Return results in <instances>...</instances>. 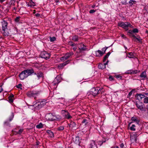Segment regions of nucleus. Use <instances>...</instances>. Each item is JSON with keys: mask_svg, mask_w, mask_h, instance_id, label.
I'll return each instance as SVG.
<instances>
[{"mask_svg": "<svg viewBox=\"0 0 148 148\" xmlns=\"http://www.w3.org/2000/svg\"><path fill=\"white\" fill-rule=\"evenodd\" d=\"M104 92V90L103 88H100L98 87H94L88 92L87 94L88 95L90 94L95 97L99 94H102Z\"/></svg>", "mask_w": 148, "mask_h": 148, "instance_id": "obj_1", "label": "nucleus"}, {"mask_svg": "<svg viewBox=\"0 0 148 148\" xmlns=\"http://www.w3.org/2000/svg\"><path fill=\"white\" fill-rule=\"evenodd\" d=\"M1 21L2 30V33L4 36H8L9 35V32L8 31V23L3 19H2Z\"/></svg>", "mask_w": 148, "mask_h": 148, "instance_id": "obj_2", "label": "nucleus"}, {"mask_svg": "<svg viewBox=\"0 0 148 148\" xmlns=\"http://www.w3.org/2000/svg\"><path fill=\"white\" fill-rule=\"evenodd\" d=\"M118 25L120 27H122L127 31L128 30L129 27L131 28H133V26L131 23L128 22H121L118 23Z\"/></svg>", "mask_w": 148, "mask_h": 148, "instance_id": "obj_3", "label": "nucleus"}, {"mask_svg": "<svg viewBox=\"0 0 148 148\" xmlns=\"http://www.w3.org/2000/svg\"><path fill=\"white\" fill-rule=\"evenodd\" d=\"M40 93L39 91H30L27 92L26 94L29 97H34L35 99H36V96L39 95Z\"/></svg>", "mask_w": 148, "mask_h": 148, "instance_id": "obj_4", "label": "nucleus"}, {"mask_svg": "<svg viewBox=\"0 0 148 148\" xmlns=\"http://www.w3.org/2000/svg\"><path fill=\"white\" fill-rule=\"evenodd\" d=\"M139 134L138 132L132 133L130 135V139L131 141L134 143L136 142L137 137Z\"/></svg>", "mask_w": 148, "mask_h": 148, "instance_id": "obj_5", "label": "nucleus"}, {"mask_svg": "<svg viewBox=\"0 0 148 148\" xmlns=\"http://www.w3.org/2000/svg\"><path fill=\"white\" fill-rule=\"evenodd\" d=\"M50 54L48 53L46 51H43L41 52L40 55V57L42 58L47 59L50 58Z\"/></svg>", "mask_w": 148, "mask_h": 148, "instance_id": "obj_6", "label": "nucleus"}, {"mask_svg": "<svg viewBox=\"0 0 148 148\" xmlns=\"http://www.w3.org/2000/svg\"><path fill=\"white\" fill-rule=\"evenodd\" d=\"M61 78L60 76H58L54 79L53 82L51 83V85L53 86H56L61 82Z\"/></svg>", "mask_w": 148, "mask_h": 148, "instance_id": "obj_7", "label": "nucleus"}, {"mask_svg": "<svg viewBox=\"0 0 148 148\" xmlns=\"http://www.w3.org/2000/svg\"><path fill=\"white\" fill-rule=\"evenodd\" d=\"M63 115L65 118L69 119L72 118V116L70 115L69 112L65 110H63L62 111Z\"/></svg>", "mask_w": 148, "mask_h": 148, "instance_id": "obj_8", "label": "nucleus"}, {"mask_svg": "<svg viewBox=\"0 0 148 148\" xmlns=\"http://www.w3.org/2000/svg\"><path fill=\"white\" fill-rule=\"evenodd\" d=\"M23 129H20L19 127H17L14 129L13 131L15 135H20L23 132Z\"/></svg>", "mask_w": 148, "mask_h": 148, "instance_id": "obj_9", "label": "nucleus"}, {"mask_svg": "<svg viewBox=\"0 0 148 148\" xmlns=\"http://www.w3.org/2000/svg\"><path fill=\"white\" fill-rule=\"evenodd\" d=\"M107 48L108 47H106V48L105 49L104 51H102L100 50H98L97 51H95V55L97 57L102 56L105 53V52Z\"/></svg>", "mask_w": 148, "mask_h": 148, "instance_id": "obj_10", "label": "nucleus"}, {"mask_svg": "<svg viewBox=\"0 0 148 148\" xmlns=\"http://www.w3.org/2000/svg\"><path fill=\"white\" fill-rule=\"evenodd\" d=\"M145 97V96L144 94L140 93H137L135 96L136 99L139 101L143 100V99H144Z\"/></svg>", "mask_w": 148, "mask_h": 148, "instance_id": "obj_11", "label": "nucleus"}, {"mask_svg": "<svg viewBox=\"0 0 148 148\" xmlns=\"http://www.w3.org/2000/svg\"><path fill=\"white\" fill-rule=\"evenodd\" d=\"M34 75H36L37 78V79H39L41 77H43V73L40 71H38L36 72H34Z\"/></svg>", "mask_w": 148, "mask_h": 148, "instance_id": "obj_12", "label": "nucleus"}, {"mask_svg": "<svg viewBox=\"0 0 148 148\" xmlns=\"http://www.w3.org/2000/svg\"><path fill=\"white\" fill-rule=\"evenodd\" d=\"M27 77V75L24 70L22 71L19 75V77L21 80L24 79L25 78Z\"/></svg>", "mask_w": 148, "mask_h": 148, "instance_id": "obj_13", "label": "nucleus"}, {"mask_svg": "<svg viewBox=\"0 0 148 148\" xmlns=\"http://www.w3.org/2000/svg\"><path fill=\"white\" fill-rule=\"evenodd\" d=\"M27 76L31 75L32 74L34 73V71L33 69H27L24 70Z\"/></svg>", "mask_w": 148, "mask_h": 148, "instance_id": "obj_14", "label": "nucleus"}, {"mask_svg": "<svg viewBox=\"0 0 148 148\" xmlns=\"http://www.w3.org/2000/svg\"><path fill=\"white\" fill-rule=\"evenodd\" d=\"M108 62V61L107 60L106 62L103 64L101 63L99 64L98 66L99 68L101 69H104L106 68V65L107 64Z\"/></svg>", "mask_w": 148, "mask_h": 148, "instance_id": "obj_15", "label": "nucleus"}, {"mask_svg": "<svg viewBox=\"0 0 148 148\" xmlns=\"http://www.w3.org/2000/svg\"><path fill=\"white\" fill-rule=\"evenodd\" d=\"M48 116L50 117V118L48 119L50 121H54L57 119L56 116L53 115L52 114H48Z\"/></svg>", "mask_w": 148, "mask_h": 148, "instance_id": "obj_16", "label": "nucleus"}, {"mask_svg": "<svg viewBox=\"0 0 148 148\" xmlns=\"http://www.w3.org/2000/svg\"><path fill=\"white\" fill-rule=\"evenodd\" d=\"M80 39L81 37L76 35L73 36L72 38V40L74 42L78 41Z\"/></svg>", "mask_w": 148, "mask_h": 148, "instance_id": "obj_17", "label": "nucleus"}, {"mask_svg": "<svg viewBox=\"0 0 148 148\" xmlns=\"http://www.w3.org/2000/svg\"><path fill=\"white\" fill-rule=\"evenodd\" d=\"M127 56L129 58L135 59L136 58L134 55V53L132 52H128L127 53Z\"/></svg>", "mask_w": 148, "mask_h": 148, "instance_id": "obj_18", "label": "nucleus"}, {"mask_svg": "<svg viewBox=\"0 0 148 148\" xmlns=\"http://www.w3.org/2000/svg\"><path fill=\"white\" fill-rule=\"evenodd\" d=\"M138 72L137 70H130L127 71L126 73L127 74H130L131 75L136 74Z\"/></svg>", "mask_w": 148, "mask_h": 148, "instance_id": "obj_19", "label": "nucleus"}, {"mask_svg": "<svg viewBox=\"0 0 148 148\" xmlns=\"http://www.w3.org/2000/svg\"><path fill=\"white\" fill-rule=\"evenodd\" d=\"M70 57L69 54L68 53H66L64 56L62 57L61 58V60L64 61L68 59Z\"/></svg>", "mask_w": 148, "mask_h": 148, "instance_id": "obj_20", "label": "nucleus"}, {"mask_svg": "<svg viewBox=\"0 0 148 148\" xmlns=\"http://www.w3.org/2000/svg\"><path fill=\"white\" fill-rule=\"evenodd\" d=\"M79 49L82 51H85L86 49V46L82 44H80Z\"/></svg>", "mask_w": 148, "mask_h": 148, "instance_id": "obj_21", "label": "nucleus"}, {"mask_svg": "<svg viewBox=\"0 0 148 148\" xmlns=\"http://www.w3.org/2000/svg\"><path fill=\"white\" fill-rule=\"evenodd\" d=\"M131 120L132 121L135 122L137 124H138L139 122V121L138 119V118L136 117H132L131 118Z\"/></svg>", "mask_w": 148, "mask_h": 148, "instance_id": "obj_22", "label": "nucleus"}, {"mask_svg": "<svg viewBox=\"0 0 148 148\" xmlns=\"http://www.w3.org/2000/svg\"><path fill=\"white\" fill-rule=\"evenodd\" d=\"M140 76L142 78V79H144L145 78L147 77L146 73L145 71L143 72L140 75Z\"/></svg>", "mask_w": 148, "mask_h": 148, "instance_id": "obj_23", "label": "nucleus"}, {"mask_svg": "<svg viewBox=\"0 0 148 148\" xmlns=\"http://www.w3.org/2000/svg\"><path fill=\"white\" fill-rule=\"evenodd\" d=\"M47 132L48 134L49 137L51 138H53L54 137V134L50 130H47Z\"/></svg>", "mask_w": 148, "mask_h": 148, "instance_id": "obj_24", "label": "nucleus"}, {"mask_svg": "<svg viewBox=\"0 0 148 148\" xmlns=\"http://www.w3.org/2000/svg\"><path fill=\"white\" fill-rule=\"evenodd\" d=\"M69 126L72 128L76 127V124L73 121H71L69 125Z\"/></svg>", "mask_w": 148, "mask_h": 148, "instance_id": "obj_25", "label": "nucleus"}, {"mask_svg": "<svg viewBox=\"0 0 148 148\" xmlns=\"http://www.w3.org/2000/svg\"><path fill=\"white\" fill-rule=\"evenodd\" d=\"M68 61L65 62L62 64H60L58 65V67L60 69H62L63 67L66 65L67 64V62Z\"/></svg>", "mask_w": 148, "mask_h": 148, "instance_id": "obj_26", "label": "nucleus"}, {"mask_svg": "<svg viewBox=\"0 0 148 148\" xmlns=\"http://www.w3.org/2000/svg\"><path fill=\"white\" fill-rule=\"evenodd\" d=\"M136 105L138 109L140 110H142L143 109V106L141 103H136Z\"/></svg>", "mask_w": 148, "mask_h": 148, "instance_id": "obj_27", "label": "nucleus"}, {"mask_svg": "<svg viewBox=\"0 0 148 148\" xmlns=\"http://www.w3.org/2000/svg\"><path fill=\"white\" fill-rule=\"evenodd\" d=\"M111 53L110 52H108L106 55L103 58V62H105L106 61V60H107V58H108V56H109L110 54Z\"/></svg>", "mask_w": 148, "mask_h": 148, "instance_id": "obj_28", "label": "nucleus"}, {"mask_svg": "<svg viewBox=\"0 0 148 148\" xmlns=\"http://www.w3.org/2000/svg\"><path fill=\"white\" fill-rule=\"evenodd\" d=\"M14 113L13 112L11 113V115L9 117V120L10 121H11L13 119L14 117Z\"/></svg>", "mask_w": 148, "mask_h": 148, "instance_id": "obj_29", "label": "nucleus"}, {"mask_svg": "<svg viewBox=\"0 0 148 148\" xmlns=\"http://www.w3.org/2000/svg\"><path fill=\"white\" fill-rule=\"evenodd\" d=\"M88 120L86 119H84L82 121V123H84L85 125H87L88 123Z\"/></svg>", "mask_w": 148, "mask_h": 148, "instance_id": "obj_30", "label": "nucleus"}, {"mask_svg": "<svg viewBox=\"0 0 148 148\" xmlns=\"http://www.w3.org/2000/svg\"><path fill=\"white\" fill-rule=\"evenodd\" d=\"M143 100L144 103H148V97L145 96Z\"/></svg>", "mask_w": 148, "mask_h": 148, "instance_id": "obj_31", "label": "nucleus"}, {"mask_svg": "<svg viewBox=\"0 0 148 148\" xmlns=\"http://www.w3.org/2000/svg\"><path fill=\"white\" fill-rule=\"evenodd\" d=\"M43 124L42 123H40L38 125L36 126V127L38 129H40L42 128L43 127Z\"/></svg>", "mask_w": 148, "mask_h": 148, "instance_id": "obj_32", "label": "nucleus"}, {"mask_svg": "<svg viewBox=\"0 0 148 148\" xmlns=\"http://www.w3.org/2000/svg\"><path fill=\"white\" fill-rule=\"evenodd\" d=\"M76 143H77L79 142V137H76L73 140Z\"/></svg>", "mask_w": 148, "mask_h": 148, "instance_id": "obj_33", "label": "nucleus"}, {"mask_svg": "<svg viewBox=\"0 0 148 148\" xmlns=\"http://www.w3.org/2000/svg\"><path fill=\"white\" fill-rule=\"evenodd\" d=\"M68 44L69 45L71 46H73L76 45L75 43H74L73 42L71 41H69L68 42Z\"/></svg>", "mask_w": 148, "mask_h": 148, "instance_id": "obj_34", "label": "nucleus"}, {"mask_svg": "<svg viewBox=\"0 0 148 148\" xmlns=\"http://www.w3.org/2000/svg\"><path fill=\"white\" fill-rule=\"evenodd\" d=\"M136 3V1L133 0H130L129 2V3L131 4V5H133V4H135Z\"/></svg>", "mask_w": 148, "mask_h": 148, "instance_id": "obj_35", "label": "nucleus"}, {"mask_svg": "<svg viewBox=\"0 0 148 148\" xmlns=\"http://www.w3.org/2000/svg\"><path fill=\"white\" fill-rule=\"evenodd\" d=\"M135 126L134 125H132L130 127V130L132 131H134L136 129L135 128Z\"/></svg>", "mask_w": 148, "mask_h": 148, "instance_id": "obj_36", "label": "nucleus"}, {"mask_svg": "<svg viewBox=\"0 0 148 148\" xmlns=\"http://www.w3.org/2000/svg\"><path fill=\"white\" fill-rule=\"evenodd\" d=\"M95 142L94 140H92L91 141V143L90 144V148H92V146L94 145H95Z\"/></svg>", "mask_w": 148, "mask_h": 148, "instance_id": "obj_37", "label": "nucleus"}, {"mask_svg": "<svg viewBox=\"0 0 148 148\" xmlns=\"http://www.w3.org/2000/svg\"><path fill=\"white\" fill-rule=\"evenodd\" d=\"M64 129V127L63 126H61L58 127V131H62Z\"/></svg>", "mask_w": 148, "mask_h": 148, "instance_id": "obj_38", "label": "nucleus"}, {"mask_svg": "<svg viewBox=\"0 0 148 148\" xmlns=\"http://www.w3.org/2000/svg\"><path fill=\"white\" fill-rule=\"evenodd\" d=\"M50 40L51 42H53L56 40V38L55 37H50Z\"/></svg>", "mask_w": 148, "mask_h": 148, "instance_id": "obj_39", "label": "nucleus"}, {"mask_svg": "<svg viewBox=\"0 0 148 148\" xmlns=\"http://www.w3.org/2000/svg\"><path fill=\"white\" fill-rule=\"evenodd\" d=\"M135 91V89H132L129 93L128 96L129 97H130L132 95L133 92H134Z\"/></svg>", "mask_w": 148, "mask_h": 148, "instance_id": "obj_40", "label": "nucleus"}, {"mask_svg": "<svg viewBox=\"0 0 148 148\" xmlns=\"http://www.w3.org/2000/svg\"><path fill=\"white\" fill-rule=\"evenodd\" d=\"M132 32L133 33H138L139 31L138 29L136 28H134L132 30Z\"/></svg>", "mask_w": 148, "mask_h": 148, "instance_id": "obj_41", "label": "nucleus"}, {"mask_svg": "<svg viewBox=\"0 0 148 148\" xmlns=\"http://www.w3.org/2000/svg\"><path fill=\"white\" fill-rule=\"evenodd\" d=\"M116 77L117 79H122V76L120 75H117L116 76Z\"/></svg>", "mask_w": 148, "mask_h": 148, "instance_id": "obj_42", "label": "nucleus"}, {"mask_svg": "<svg viewBox=\"0 0 148 148\" xmlns=\"http://www.w3.org/2000/svg\"><path fill=\"white\" fill-rule=\"evenodd\" d=\"M8 99L10 103H12L13 102V98H11V97H8Z\"/></svg>", "mask_w": 148, "mask_h": 148, "instance_id": "obj_43", "label": "nucleus"}, {"mask_svg": "<svg viewBox=\"0 0 148 148\" xmlns=\"http://www.w3.org/2000/svg\"><path fill=\"white\" fill-rule=\"evenodd\" d=\"M22 86V84H19L18 85L16 86V87L18 88H21V89H22V88L21 87Z\"/></svg>", "mask_w": 148, "mask_h": 148, "instance_id": "obj_44", "label": "nucleus"}, {"mask_svg": "<svg viewBox=\"0 0 148 148\" xmlns=\"http://www.w3.org/2000/svg\"><path fill=\"white\" fill-rule=\"evenodd\" d=\"M73 47V49L74 51H75L77 49V45H75V46H74Z\"/></svg>", "mask_w": 148, "mask_h": 148, "instance_id": "obj_45", "label": "nucleus"}, {"mask_svg": "<svg viewBox=\"0 0 148 148\" xmlns=\"http://www.w3.org/2000/svg\"><path fill=\"white\" fill-rule=\"evenodd\" d=\"M19 17H17L15 19V21L16 22H18L19 21Z\"/></svg>", "mask_w": 148, "mask_h": 148, "instance_id": "obj_46", "label": "nucleus"}, {"mask_svg": "<svg viewBox=\"0 0 148 148\" xmlns=\"http://www.w3.org/2000/svg\"><path fill=\"white\" fill-rule=\"evenodd\" d=\"M128 33L131 34L132 36V34H133V32H132V30L131 29L129 30L128 31Z\"/></svg>", "mask_w": 148, "mask_h": 148, "instance_id": "obj_47", "label": "nucleus"}, {"mask_svg": "<svg viewBox=\"0 0 148 148\" xmlns=\"http://www.w3.org/2000/svg\"><path fill=\"white\" fill-rule=\"evenodd\" d=\"M96 11V10H91L89 11V13H92L95 12Z\"/></svg>", "mask_w": 148, "mask_h": 148, "instance_id": "obj_48", "label": "nucleus"}, {"mask_svg": "<svg viewBox=\"0 0 148 148\" xmlns=\"http://www.w3.org/2000/svg\"><path fill=\"white\" fill-rule=\"evenodd\" d=\"M109 79L110 80L112 81L114 79V77L112 76H110L109 77Z\"/></svg>", "mask_w": 148, "mask_h": 148, "instance_id": "obj_49", "label": "nucleus"}, {"mask_svg": "<svg viewBox=\"0 0 148 148\" xmlns=\"http://www.w3.org/2000/svg\"><path fill=\"white\" fill-rule=\"evenodd\" d=\"M120 146L121 148H123L124 146V144L123 143H121L120 145Z\"/></svg>", "mask_w": 148, "mask_h": 148, "instance_id": "obj_50", "label": "nucleus"}, {"mask_svg": "<svg viewBox=\"0 0 148 148\" xmlns=\"http://www.w3.org/2000/svg\"><path fill=\"white\" fill-rule=\"evenodd\" d=\"M106 142V140H105L104 141H99V143H101V144H100V145H101L103 143H105Z\"/></svg>", "mask_w": 148, "mask_h": 148, "instance_id": "obj_51", "label": "nucleus"}, {"mask_svg": "<svg viewBox=\"0 0 148 148\" xmlns=\"http://www.w3.org/2000/svg\"><path fill=\"white\" fill-rule=\"evenodd\" d=\"M139 38H136V39L138 41L140 42H142V39H140V37H139Z\"/></svg>", "mask_w": 148, "mask_h": 148, "instance_id": "obj_52", "label": "nucleus"}, {"mask_svg": "<svg viewBox=\"0 0 148 148\" xmlns=\"http://www.w3.org/2000/svg\"><path fill=\"white\" fill-rule=\"evenodd\" d=\"M40 14L39 13H37L36 14H35V16L36 17H39L40 16Z\"/></svg>", "mask_w": 148, "mask_h": 148, "instance_id": "obj_53", "label": "nucleus"}, {"mask_svg": "<svg viewBox=\"0 0 148 148\" xmlns=\"http://www.w3.org/2000/svg\"><path fill=\"white\" fill-rule=\"evenodd\" d=\"M14 95L12 94L11 95H10L9 97H11V98H13L14 97Z\"/></svg>", "mask_w": 148, "mask_h": 148, "instance_id": "obj_54", "label": "nucleus"}, {"mask_svg": "<svg viewBox=\"0 0 148 148\" xmlns=\"http://www.w3.org/2000/svg\"><path fill=\"white\" fill-rule=\"evenodd\" d=\"M69 54L70 56L73 55V52H70V53H68Z\"/></svg>", "mask_w": 148, "mask_h": 148, "instance_id": "obj_55", "label": "nucleus"}, {"mask_svg": "<svg viewBox=\"0 0 148 148\" xmlns=\"http://www.w3.org/2000/svg\"><path fill=\"white\" fill-rule=\"evenodd\" d=\"M133 37H134V39H136V38H137L136 37V36H135L134 35V34H132V36Z\"/></svg>", "mask_w": 148, "mask_h": 148, "instance_id": "obj_56", "label": "nucleus"}, {"mask_svg": "<svg viewBox=\"0 0 148 148\" xmlns=\"http://www.w3.org/2000/svg\"><path fill=\"white\" fill-rule=\"evenodd\" d=\"M133 37H134V39H136V38H137L136 37V36H135L134 35V34H132V36Z\"/></svg>", "mask_w": 148, "mask_h": 148, "instance_id": "obj_57", "label": "nucleus"}, {"mask_svg": "<svg viewBox=\"0 0 148 148\" xmlns=\"http://www.w3.org/2000/svg\"><path fill=\"white\" fill-rule=\"evenodd\" d=\"M144 95H145L148 96V92H146L144 93Z\"/></svg>", "mask_w": 148, "mask_h": 148, "instance_id": "obj_58", "label": "nucleus"}, {"mask_svg": "<svg viewBox=\"0 0 148 148\" xmlns=\"http://www.w3.org/2000/svg\"><path fill=\"white\" fill-rule=\"evenodd\" d=\"M40 144V142L38 141L36 143V144L37 145H38Z\"/></svg>", "mask_w": 148, "mask_h": 148, "instance_id": "obj_59", "label": "nucleus"}, {"mask_svg": "<svg viewBox=\"0 0 148 148\" xmlns=\"http://www.w3.org/2000/svg\"><path fill=\"white\" fill-rule=\"evenodd\" d=\"M106 48H103L102 49V50L103 51H104L105 50Z\"/></svg>", "mask_w": 148, "mask_h": 148, "instance_id": "obj_60", "label": "nucleus"}, {"mask_svg": "<svg viewBox=\"0 0 148 148\" xmlns=\"http://www.w3.org/2000/svg\"><path fill=\"white\" fill-rule=\"evenodd\" d=\"M95 5H93L92 6V8H95Z\"/></svg>", "mask_w": 148, "mask_h": 148, "instance_id": "obj_61", "label": "nucleus"}, {"mask_svg": "<svg viewBox=\"0 0 148 148\" xmlns=\"http://www.w3.org/2000/svg\"><path fill=\"white\" fill-rule=\"evenodd\" d=\"M112 148H119V147L117 146H115L113 147H112Z\"/></svg>", "mask_w": 148, "mask_h": 148, "instance_id": "obj_62", "label": "nucleus"}, {"mask_svg": "<svg viewBox=\"0 0 148 148\" xmlns=\"http://www.w3.org/2000/svg\"><path fill=\"white\" fill-rule=\"evenodd\" d=\"M132 122H131V123H129V124H128V125H129V126H130V124H131Z\"/></svg>", "mask_w": 148, "mask_h": 148, "instance_id": "obj_63", "label": "nucleus"}, {"mask_svg": "<svg viewBox=\"0 0 148 148\" xmlns=\"http://www.w3.org/2000/svg\"><path fill=\"white\" fill-rule=\"evenodd\" d=\"M125 36V35H124V34H122V37H124Z\"/></svg>", "mask_w": 148, "mask_h": 148, "instance_id": "obj_64", "label": "nucleus"}]
</instances>
